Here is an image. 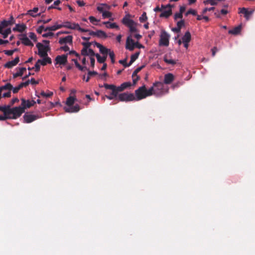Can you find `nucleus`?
I'll use <instances>...</instances> for the list:
<instances>
[{"mask_svg": "<svg viewBox=\"0 0 255 255\" xmlns=\"http://www.w3.org/2000/svg\"><path fill=\"white\" fill-rule=\"evenodd\" d=\"M60 49L62 50H63L65 52H66V51H69L70 48L68 46L65 45L63 46H61L60 47Z\"/></svg>", "mask_w": 255, "mask_h": 255, "instance_id": "e2e57ef3", "label": "nucleus"}, {"mask_svg": "<svg viewBox=\"0 0 255 255\" xmlns=\"http://www.w3.org/2000/svg\"><path fill=\"white\" fill-rule=\"evenodd\" d=\"M3 52L5 54L8 56H11L13 53L12 50H4Z\"/></svg>", "mask_w": 255, "mask_h": 255, "instance_id": "69168bd1", "label": "nucleus"}, {"mask_svg": "<svg viewBox=\"0 0 255 255\" xmlns=\"http://www.w3.org/2000/svg\"><path fill=\"white\" fill-rule=\"evenodd\" d=\"M115 88H116V91L118 92V93H119L120 92H122V91L124 90V88H123V87L122 85H121L119 87H116V86Z\"/></svg>", "mask_w": 255, "mask_h": 255, "instance_id": "774afa93", "label": "nucleus"}, {"mask_svg": "<svg viewBox=\"0 0 255 255\" xmlns=\"http://www.w3.org/2000/svg\"><path fill=\"white\" fill-rule=\"evenodd\" d=\"M189 14H192L193 15H197V11L195 10L190 8V9H189L186 12V13H185V15L187 16Z\"/></svg>", "mask_w": 255, "mask_h": 255, "instance_id": "37998d69", "label": "nucleus"}, {"mask_svg": "<svg viewBox=\"0 0 255 255\" xmlns=\"http://www.w3.org/2000/svg\"><path fill=\"white\" fill-rule=\"evenodd\" d=\"M121 85H122L124 90L130 87L131 86V84L130 82H124Z\"/></svg>", "mask_w": 255, "mask_h": 255, "instance_id": "a18cd8bd", "label": "nucleus"}, {"mask_svg": "<svg viewBox=\"0 0 255 255\" xmlns=\"http://www.w3.org/2000/svg\"><path fill=\"white\" fill-rule=\"evenodd\" d=\"M26 28V26L24 24H16L15 27L13 28L14 31H18L22 32Z\"/></svg>", "mask_w": 255, "mask_h": 255, "instance_id": "4be33fe9", "label": "nucleus"}, {"mask_svg": "<svg viewBox=\"0 0 255 255\" xmlns=\"http://www.w3.org/2000/svg\"><path fill=\"white\" fill-rule=\"evenodd\" d=\"M147 19L146 13L145 12H143L141 15L139 17V20L140 22H145Z\"/></svg>", "mask_w": 255, "mask_h": 255, "instance_id": "e433bc0d", "label": "nucleus"}, {"mask_svg": "<svg viewBox=\"0 0 255 255\" xmlns=\"http://www.w3.org/2000/svg\"><path fill=\"white\" fill-rule=\"evenodd\" d=\"M75 100V98L73 97H69L67 99L66 101V105L69 107L72 105H73L74 102Z\"/></svg>", "mask_w": 255, "mask_h": 255, "instance_id": "72a5a7b5", "label": "nucleus"}, {"mask_svg": "<svg viewBox=\"0 0 255 255\" xmlns=\"http://www.w3.org/2000/svg\"><path fill=\"white\" fill-rule=\"evenodd\" d=\"M112 14L108 11H104L102 13V16L104 18H109L112 16Z\"/></svg>", "mask_w": 255, "mask_h": 255, "instance_id": "a19ab883", "label": "nucleus"}, {"mask_svg": "<svg viewBox=\"0 0 255 255\" xmlns=\"http://www.w3.org/2000/svg\"><path fill=\"white\" fill-rule=\"evenodd\" d=\"M239 9V13L244 14V16L247 20H249L250 19V15H251L254 11V10L248 11V9L245 7L240 8Z\"/></svg>", "mask_w": 255, "mask_h": 255, "instance_id": "2eb2a0df", "label": "nucleus"}, {"mask_svg": "<svg viewBox=\"0 0 255 255\" xmlns=\"http://www.w3.org/2000/svg\"><path fill=\"white\" fill-rule=\"evenodd\" d=\"M139 53L136 52L134 54H132L130 57V60L127 66H130L132 63L134 62L136 59L138 58Z\"/></svg>", "mask_w": 255, "mask_h": 255, "instance_id": "473e14b6", "label": "nucleus"}, {"mask_svg": "<svg viewBox=\"0 0 255 255\" xmlns=\"http://www.w3.org/2000/svg\"><path fill=\"white\" fill-rule=\"evenodd\" d=\"M53 93L52 92H49L48 93H45L44 91H41L40 95L43 97L48 98L50 97L53 95Z\"/></svg>", "mask_w": 255, "mask_h": 255, "instance_id": "58836bf2", "label": "nucleus"}, {"mask_svg": "<svg viewBox=\"0 0 255 255\" xmlns=\"http://www.w3.org/2000/svg\"><path fill=\"white\" fill-rule=\"evenodd\" d=\"M170 35L164 30H161L160 35L159 45L161 46H168L169 44V39Z\"/></svg>", "mask_w": 255, "mask_h": 255, "instance_id": "423d86ee", "label": "nucleus"}, {"mask_svg": "<svg viewBox=\"0 0 255 255\" xmlns=\"http://www.w3.org/2000/svg\"><path fill=\"white\" fill-rule=\"evenodd\" d=\"M60 28H61V25H59V24H58V25H53V26H48V27H46L45 29H44V31H55L57 29H59Z\"/></svg>", "mask_w": 255, "mask_h": 255, "instance_id": "c756f323", "label": "nucleus"}, {"mask_svg": "<svg viewBox=\"0 0 255 255\" xmlns=\"http://www.w3.org/2000/svg\"><path fill=\"white\" fill-rule=\"evenodd\" d=\"M183 17V14L181 13L180 12H177L174 14V19L175 20H176L178 18H182Z\"/></svg>", "mask_w": 255, "mask_h": 255, "instance_id": "09e8293b", "label": "nucleus"}, {"mask_svg": "<svg viewBox=\"0 0 255 255\" xmlns=\"http://www.w3.org/2000/svg\"><path fill=\"white\" fill-rule=\"evenodd\" d=\"M17 69H18V71L13 74V78H16L19 76H22L24 72L26 71V70L24 67L17 68Z\"/></svg>", "mask_w": 255, "mask_h": 255, "instance_id": "a878e982", "label": "nucleus"}, {"mask_svg": "<svg viewBox=\"0 0 255 255\" xmlns=\"http://www.w3.org/2000/svg\"><path fill=\"white\" fill-rule=\"evenodd\" d=\"M71 23L70 22L66 21V22H64L63 24H59V25L61 26V28L65 27V28H68L70 29V26H71Z\"/></svg>", "mask_w": 255, "mask_h": 255, "instance_id": "49530a36", "label": "nucleus"}, {"mask_svg": "<svg viewBox=\"0 0 255 255\" xmlns=\"http://www.w3.org/2000/svg\"><path fill=\"white\" fill-rule=\"evenodd\" d=\"M12 89V86L10 83H7L4 86L0 87V93H1V92L3 90H9V91H10Z\"/></svg>", "mask_w": 255, "mask_h": 255, "instance_id": "7c9ffc66", "label": "nucleus"}, {"mask_svg": "<svg viewBox=\"0 0 255 255\" xmlns=\"http://www.w3.org/2000/svg\"><path fill=\"white\" fill-rule=\"evenodd\" d=\"M20 106L23 109L24 112H25V110L32 107V104H31L30 101L25 100L24 99L22 98L21 99V104Z\"/></svg>", "mask_w": 255, "mask_h": 255, "instance_id": "6ab92c4d", "label": "nucleus"}, {"mask_svg": "<svg viewBox=\"0 0 255 255\" xmlns=\"http://www.w3.org/2000/svg\"><path fill=\"white\" fill-rule=\"evenodd\" d=\"M184 25V20H181L177 22V26L181 29V27Z\"/></svg>", "mask_w": 255, "mask_h": 255, "instance_id": "3c124183", "label": "nucleus"}, {"mask_svg": "<svg viewBox=\"0 0 255 255\" xmlns=\"http://www.w3.org/2000/svg\"><path fill=\"white\" fill-rule=\"evenodd\" d=\"M215 9L214 7H211L210 8H205L202 11V14H205L207 11L213 10Z\"/></svg>", "mask_w": 255, "mask_h": 255, "instance_id": "680f3d73", "label": "nucleus"}, {"mask_svg": "<svg viewBox=\"0 0 255 255\" xmlns=\"http://www.w3.org/2000/svg\"><path fill=\"white\" fill-rule=\"evenodd\" d=\"M29 37L34 41H36V35L33 32H30L29 34Z\"/></svg>", "mask_w": 255, "mask_h": 255, "instance_id": "603ef678", "label": "nucleus"}, {"mask_svg": "<svg viewBox=\"0 0 255 255\" xmlns=\"http://www.w3.org/2000/svg\"><path fill=\"white\" fill-rule=\"evenodd\" d=\"M174 79V76L172 73H168L164 75V83L165 84H171Z\"/></svg>", "mask_w": 255, "mask_h": 255, "instance_id": "dca6fc26", "label": "nucleus"}, {"mask_svg": "<svg viewBox=\"0 0 255 255\" xmlns=\"http://www.w3.org/2000/svg\"><path fill=\"white\" fill-rule=\"evenodd\" d=\"M73 36L72 35H68L65 37L60 38L59 40V43L61 45L65 44L66 43L72 44Z\"/></svg>", "mask_w": 255, "mask_h": 255, "instance_id": "ddd939ff", "label": "nucleus"}, {"mask_svg": "<svg viewBox=\"0 0 255 255\" xmlns=\"http://www.w3.org/2000/svg\"><path fill=\"white\" fill-rule=\"evenodd\" d=\"M53 35H54V33L53 32H49L48 33L43 34L42 36L43 37L46 38L48 36H53Z\"/></svg>", "mask_w": 255, "mask_h": 255, "instance_id": "bf43d9fd", "label": "nucleus"}, {"mask_svg": "<svg viewBox=\"0 0 255 255\" xmlns=\"http://www.w3.org/2000/svg\"><path fill=\"white\" fill-rule=\"evenodd\" d=\"M94 45L98 48H99L100 52L104 55H106L107 56V54L109 53L110 50L103 46L102 44L97 42H94Z\"/></svg>", "mask_w": 255, "mask_h": 255, "instance_id": "f8f14e48", "label": "nucleus"}, {"mask_svg": "<svg viewBox=\"0 0 255 255\" xmlns=\"http://www.w3.org/2000/svg\"><path fill=\"white\" fill-rule=\"evenodd\" d=\"M20 89H21L20 87H19V86L18 85V86H17L15 88L12 87V90L13 93L15 94V93H17Z\"/></svg>", "mask_w": 255, "mask_h": 255, "instance_id": "338daca9", "label": "nucleus"}, {"mask_svg": "<svg viewBox=\"0 0 255 255\" xmlns=\"http://www.w3.org/2000/svg\"><path fill=\"white\" fill-rule=\"evenodd\" d=\"M118 98L121 101H134V95L132 93H124L122 94H120Z\"/></svg>", "mask_w": 255, "mask_h": 255, "instance_id": "6e6552de", "label": "nucleus"}, {"mask_svg": "<svg viewBox=\"0 0 255 255\" xmlns=\"http://www.w3.org/2000/svg\"><path fill=\"white\" fill-rule=\"evenodd\" d=\"M10 116H7V115L2 116L0 115V121H4L8 119H10Z\"/></svg>", "mask_w": 255, "mask_h": 255, "instance_id": "052dcab7", "label": "nucleus"}, {"mask_svg": "<svg viewBox=\"0 0 255 255\" xmlns=\"http://www.w3.org/2000/svg\"><path fill=\"white\" fill-rule=\"evenodd\" d=\"M40 63H38V61L36 62V63L35 64V66L34 67V69H35V72H38L40 70Z\"/></svg>", "mask_w": 255, "mask_h": 255, "instance_id": "864d4df0", "label": "nucleus"}, {"mask_svg": "<svg viewBox=\"0 0 255 255\" xmlns=\"http://www.w3.org/2000/svg\"><path fill=\"white\" fill-rule=\"evenodd\" d=\"M15 22L12 16H11L8 20H3L0 24V32H2V29L9 25L13 24Z\"/></svg>", "mask_w": 255, "mask_h": 255, "instance_id": "9d476101", "label": "nucleus"}, {"mask_svg": "<svg viewBox=\"0 0 255 255\" xmlns=\"http://www.w3.org/2000/svg\"><path fill=\"white\" fill-rule=\"evenodd\" d=\"M19 61V58L18 56H17L14 58L13 60L7 62L5 65L4 67L7 68H11L12 67L15 66Z\"/></svg>", "mask_w": 255, "mask_h": 255, "instance_id": "f3484780", "label": "nucleus"}, {"mask_svg": "<svg viewBox=\"0 0 255 255\" xmlns=\"http://www.w3.org/2000/svg\"><path fill=\"white\" fill-rule=\"evenodd\" d=\"M38 7H34L33 9L29 10L28 11V14L30 15L31 16L33 17H35L36 16V15H34V13H36L38 11Z\"/></svg>", "mask_w": 255, "mask_h": 255, "instance_id": "4c0bfd02", "label": "nucleus"}, {"mask_svg": "<svg viewBox=\"0 0 255 255\" xmlns=\"http://www.w3.org/2000/svg\"><path fill=\"white\" fill-rule=\"evenodd\" d=\"M96 36L99 38H106L107 37V35L104 31L98 30L96 31Z\"/></svg>", "mask_w": 255, "mask_h": 255, "instance_id": "2f4dec72", "label": "nucleus"}, {"mask_svg": "<svg viewBox=\"0 0 255 255\" xmlns=\"http://www.w3.org/2000/svg\"><path fill=\"white\" fill-rule=\"evenodd\" d=\"M153 87L147 89L145 85L135 91L134 101H139L153 95Z\"/></svg>", "mask_w": 255, "mask_h": 255, "instance_id": "f257e3e1", "label": "nucleus"}, {"mask_svg": "<svg viewBox=\"0 0 255 255\" xmlns=\"http://www.w3.org/2000/svg\"><path fill=\"white\" fill-rule=\"evenodd\" d=\"M89 19L91 23H92L93 24L96 25H97V23H95V22H98V21H100L99 20H98L97 19H96L95 17H94L93 16H90L89 17Z\"/></svg>", "mask_w": 255, "mask_h": 255, "instance_id": "c03bdc74", "label": "nucleus"}, {"mask_svg": "<svg viewBox=\"0 0 255 255\" xmlns=\"http://www.w3.org/2000/svg\"><path fill=\"white\" fill-rule=\"evenodd\" d=\"M163 61L168 65L174 66L177 63L178 60L169 59L168 58V56L165 55L163 57Z\"/></svg>", "mask_w": 255, "mask_h": 255, "instance_id": "b1692460", "label": "nucleus"}, {"mask_svg": "<svg viewBox=\"0 0 255 255\" xmlns=\"http://www.w3.org/2000/svg\"><path fill=\"white\" fill-rule=\"evenodd\" d=\"M29 84V80H28L25 82H23V83H21L19 86V87H20V88H22V87H26L27 86H28Z\"/></svg>", "mask_w": 255, "mask_h": 255, "instance_id": "6e6d98bb", "label": "nucleus"}, {"mask_svg": "<svg viewBox=\"0 0 255 255\" xmlns=\"http://www.w3.org/2000/svg\"><path fill=\"white\" fill-rule=\"evenodd\" d=\"M72 61H74L76 67L78 68V69L81 71H83V67L77 61V59H72Z\"/></svg>", "mask_w": 255, "mask_h": 255, "instance_id": "ea45409f", "label": "nucleus"}, {"mask_svg": "<svg viewBox=\"0 0 255 255\" xmlns=\"http://www.w3.org/2000/svg\"><path fill=\"white\" fill-rule=\"evenodd\" d=\"M191 39V34L189 31H186L182 37L183 43H189Z\"/></svg>", "mask_w": 255, "mask_h": 255, "instance_id": "393cba45", "label": "nucleus"}, {"mask_svg": "<svg viewBox=\"0 0 255 255\" xmlns=\"http://www.w3.org/2000/svg\"><path fill=\"white\" fill-rule=\"evenodd\" d=\"M70 29H76V30H78L79 31L82 32L89 31V29H84V28L80 27L79 24L76 23H71Z\"/></svg>", "mask_w": 255, "mask_h": 255, "instance_id": "aec40b11", "label": "nucleus"}, {"mask_svg": "<svg viewBox=\"0 0 255 255\" xmlns=\"http://www.w3.org/2000/svg\"><path fill=\"white\" fill-rule=\"evenodd\" d=\"M88 55H90V57L96 56V54L95 53L94 51L92 49H89L88 52Z\"/></svg>", "mask_w": 255, "mask_h": 255, "instance_id": "4d7b16f0", "label": "nucleus"}, {"mask_svg": "<svg viewBox=\"0 0 255 255\" xmlns=\"http://www.w3.org/2000/svg\"><path fill=\"white\" fill-rule=\"evenodd\" d=\"M135 46V43L133 39L128 37L126 41V48L130 51H132Z\"/></svg>", "mask_w": 255, "mask_h": 255, "instance_id": "4468645a", "label": "nucleus"}, {"mask_svg": "<svg viewBox=\"0 0 255 255\" xmlns=\"http://www.w3.org/2000/svg\"><path fill=\"white\" fill-rule=\"evenodd\" d=\"M205 3H209L212 5H215L217 4V2L215 0H207L204 2Z\"/></svg>", "mask_w": 255, "mask_h": 255, "instance_id": "8fccbe9b", "label": "nucleus"}, {"mask_svg": "<svg viewBox=\"0 0 255 255\" xmlns=\"http://www.w3.org/2000/svg\"><path fill=\"white\" fill-rule=\"evenodd\" d=\"M174 5H171V4H168L166 5H162V10L160 14V17L167 18L170 16L172 14L171 8Z\"/></svg>", "mask_w": 255, "mask_h": 255, "instance_id": "0eeeda50", "label": "nucleus"}, {"mask_svg": "<svg viewBox=\"0 0 255 255\" xmlns=\"http://www.w3.org/2000/svg\"><path fill=\"white\" fill-rule=\"evenodd\" d=\"M82 44L84 46L83 48L89 49V47L91 45V42H83L82 43Z\"/></svg>", "mask_w": 255, "mask_h": 255, "instance_id": "13d9d810", "label": "nucleus"}, {"mask_svg": "<svg viewBox=\"0 0 255 255\" xmlns=\"http://www.w3.org/2000/svg\"><path fill=\"white\" fill-rule=\"evenodd\" d=\"M56 64L64 65L67 62V54L58 55L55 58Z\"/></svg>", "mask_w": 255, "mask_h": 255, "instance_id": "9b49d317", "label": "nucleus"}, {"mask_svg": "<svg viewBox=\"0 0 255 255\" xmlns=\"http://www.w3.org/2000/svg\"><path fill=\"white\" fill-rule=\"evenodd\" d=\"M36 47L38 48V54L41 57H46L48 55L47 52L50 50L49 45H44L41 43H37Z\"/></svg>", "mask_w": 255, "mask_h": 255, "instance_id": "39448f33", "label": "nucleus"}, {"mask_svg": "<svg viewBox=\"0 0 255 255\" xmlns=\"http://www.w3.org/2000/svg\"><path fill=\"white\" fill-rule=\"evenodd\" d=\"M242 29L241 25H238V26L235 27L232 29L230 30L228 32L229 34H232L234 35H237L240 33Z\"/></svg>", "mask_w": 255, "mask_h": 255, "instance_id": "cd10ccee", "label": "nucleus"}, {"mask_svg": "<svg viewBox=\"0 0 255 255\" xmlns=\"http://www.w3.org/2000/svg\"><path fill=\"white\" fill-rule=\"evenodd\" d=\"M153 95L158 97L163 95L164 93V84L160 82H156L153 84Z\"/></svg>", "mask_w": 255, "mask_h": 255, "instance_id": "20e7f679", "label": "nucleus"}, {"mask_svg": "<svg viewBox=\"0 0 255 255\" xmlns=\"http://www.w3.org/2000/svg\"><path fill=\"white\" fill-rule=\"evenodd\" d=\"M9 106H0V111L3 112L4 115H7V112Z\"/></svg>", "mask_w": 255, "mask_h": 255, "instance_id": "79ce46f5", "label": "nucleus"}, {"mask_svg": "<svg viewBox=\"0 0 255 255\" xmlns=\"http://www.w3.org/2000/svg\"><path fill=\"white\" fill-rule=\"evenodd\" d=\"M20 39L21 40V42L25 45L30 46H33V44L25 35H23L22 37L20 38Z\"/></svg>", "mask_w": 255, "mask_h": 255, "instance_id": "412c9836", "label": "nucleus"}, {"mask_svg": "<svg viewBox=\"0 0 255 255\" xmlns=\"http://www.w3.org/2000/svg\"><path fill=\"white\" fill-rule=\"evenodd\" d=\"M24 112L23 109L22 108L21 106L10 108V106H9L7 116H10V115H12V116L10 117V119H16L20 117Z\"/></svg>", "mask_w": 255, "mask_h": 255, "instance_id": "7ed1b4c3", "label": "nucleus"}, {"mask_svg": "<svg viewBox=\"0 0 255 255\" xmlns=\"http://www.w3.org/2000/svg\"><path fill=\"white\" fill-rule=\"evenodd\" d=\"M96 57L97 59L98 62L100 63H104L105 61L107 59V56L101 57L98 53L96 54Z\"/></svg>", "mask_w": 255, "mask_h": 255, "instance_id": "f704fd0d", "label": "nucleus"}, {"mask_svg": "<svg viewBox=\"0 0 255 255\" xmlns=\"http://www.w3.org/2000/svg\"><path fill=\"white\" fill-rule=\"evenodd\" d=\"M88 49L83 48L81 50V54L83 56H88Z\"/></svg>", "mask_w": 255, "mask_h": 255, "instance_id": "0e129e2a", "label": "nucleus"}, {"mask_svg": "<svg viewBox=\"0 0 255 255\" xmlns=\"http://www.w3.org/2000/svg\"><path fill=\"white\" fill-rule=\"evenodd\" d=\"M43 59L38 60V63H40L41 65L43 66L46 65L47 63L51 64L52 63L51 59L50 57L48 56V55L46 57H42Z\"/></svg>", "mask_w": 255, "mask_h": 255, "instance_id": "5701e85b", "label": "nucleus"}, {"mask_svg": "<svg viewBox=\"0 0 255 255\" xmlns=\"http://www.w3.org/2000/svg\"><path fill=\"white\" fill-rule=\"evenodd\" d=\"M24 122L26 123H30L37 119L41 118V116L38 115H34L29 113H26L23 117Z\"/></svg>", "mask_w": 255, "mask_h": 255, "instance_id": "1a4fd4ad", "label": "nucleus"}, {"mask_svg": "<svg viewBox=\"0 0 255 255\" xmlns=\"http://www.w3.org/2000/svg\"><path fill=\"white\" fill-rule=\"evenodd\" d=\"M130 15L128 14L126 15L122 20L123 24L127 26L129 29L131 33L135 32L137 31L136 29L137 23L134 22L132 19H130Z\"/></svg>", "mask_w": 255, "mask_h": 255, "instance_id": "f03ea898", "label": "nucleus"}, {"mask_svg": "<svg viewBox=\"0 0 255 255\" xmlns=\"http://www.w3.org/2000/svg\"><path fill=\"white\" fill-rule=\"evenodd\" d=\"M44 26L43 25L40 26L36 30V31L39 34H41L42 32V31H44Z\"/></svg>", "mask_w": 255, "mask_h": 255, "instance_id": "5fc2aeb1", "label": "nucleus"}, {"mask_svg": "<svg viewBox=\"0 0 255 255\" xmlns=\"http://www.w3.org/2000/svg\"><path fill=\"white\" fill-rule=\"evenodd\" d=\"M100 87H105L106 89H110V90H114V89H115L116 88V86H115L114 85H109V84H108L107 83H105L104 84L103 86H101L100 85L99 86Z\"/></svg>", "mask_w": 255, "mask_h": 255, "instance_id": "c9c22d12", "label": "nucleus"}, {"mask_svg": "<svg viewBox=\"0 0 255 255\" xmlns=\"http://www.w3.org/2000/svg\"><path fill=\"white\" fill-rule=\"evenodd\" d=\"M109 56L111 59V62L112 63H114L115 62V54L113 51H110L109 53Z\"/></svg>", "mask_w": 255, "mask_h": 255, "instance_id": "de8ad7c7", "label": "nucleus"}, {"mask_svg": "<svg viewBox=\"0 0 255 255\" xmlns=\"http://www.w3.org/2000/svg\"><path fill=\"white\" fill-rule=\"evenodd\" d=\"M80 110V107L78 105L71 106L68 108H65V111L68 113L78 112Z\"/></svg>", "mask_w": 255, "mask_h": 255, "instance_id": "a211bd4d", "label": "nucleus"}, {"mask_svg": "<svg viewBox=\"0 0 255 255\" xmlns=\"http://www.w3.org/2000/svg\"><path fill=\"white\" fill-rule=\"evenodd\" d=\"M103 24L106 25L108 28H116L119 29V26L116 23H110L109 21H105L103 22Z\"/></svg>", "mask_w": 255, "mask_h": 255, "instance_id": "bb28decb", "label": "nucleus"}, {"mask_svg": "<svg viewBox=\"0 0 255 255\" xmlns=\"http://www.w3.org/2000/svg\"><path fill=\"white\" fill-rule=\"evenodd\" d=\"M98 74V73L96 71H89L88 72V76L86 78V79H85V75H84L83 76V79L84 80L85 79V81L86 82H88L90 80V79L91 78V76H95V75H97Z\"/></svg>", "mask_w": 255, "mask_h": 255, "instance_id": "c85d7f7f", "label": "nucleus"}]
</instances>
